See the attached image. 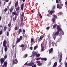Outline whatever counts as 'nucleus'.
<instances>
[{"label":"nucleus","mask_w":67,"mask_h":67,"mask_svg":"<svg viewBox=\"0 0 67 67\" xmlns=\"http://www.w3.org/2000/svg\"><path fill=\"white\" fill-rule=\"evenodd\" d=\"M54 12H55V10H54L53 9L51 10L50 11L49 14H47V16H48V17H51V15H52V13H53V14H54ZM50 14H51V15H50Z\"/></svg>","instance_id":"obj_1"},{"label":"nucleus","mask_w":67,"mask_h":67,"mask_svg":"<svg viewBox=\"0 0 67 67\" xmlns=\"http://www.w3.org/2000/svg\"><path fill=\"white\" fill-rule=\"evenodd\" d=\"M4 60H4V58H1L0 61L1 65V64H2L3 63V62H4Z\"/></svg>","instance_id":"obj_2"},{"label":"nucleus","mask_w":67,"mask_h":67,"mask_svg":"<svg viewBox=\"0 0 67 67\" xmlns=\"http://www.w3.org/2000/svg\"><path fill=\"white\" fill-rule=\"evenodd\" d=\"M12 15H15V16H18V14L16 13V11L13 12Z\"/></svg>","instance_id":"obj_3"},{"label":"nucleus","mask_w":67,"mask_h":67,"mask_svg":"<svg viewBox=\"0 0 67 67\" xmlns=\"http://www.w3.org/2000/svg\"><path fill=\"white\" fill-rule=\"evenodd\" d=\"M18 63V60L17 59H15L13 60V65L14 64H17Z\"/></svg>","instance_id":"obj_4"},{"label":"nucleus","mask_w":67,"mask_h":67,"mask_svg":"<svg viewBox=\"0 0 67 67\" xmlns=\"http://www.w3.org/2000/svg\"><path fill=\"white\" fill-rule=\"evenodd\" d=\"M8 65V63L6 62H4L3 65H2L3 67H6Z\"/></svg>","instance_id":"obj_5"},{"label":"nucleus","mask_w":67,"mask_h":67,"mask_svg":"<svg viewBox=\"0 0 67 67\" xmlns=\"http://www.w3.org/2000/svg\"><path fill=\"white\" fill-rule=\"evenodd\" d=\"M17 16H14L13 17V22H15L16 20V19H17Z\"/></svg>","instance_id":"obj_6"},{"label":"nucleus","mask_w":67,"mask_h":67,"mask_svg":"<svg viewBox=\"0 0 67 67\" xmlns=\"http://www.w3.org/2000/svg\"><path fill=\"white\" fill-rule=\"evenodd\" d=\"M7 41L6 40H4V41L3 42V46H7Z\"/></svg>","instance_id":"obj_7"},{"label":"nucleus","mask_w":67,"mask_h":67,"mask_svg":"<svg viewBox=\"0 0 67 67\" xmlns=\"http://www.w3.org/2000/svg\"><path fill=\"white\" fill-rule=\"evenodd\" d=\"M44 36H43L42 37L41 36H40L39 38L38 39V41L39 42H40V41H41L42 40H43V38H44Z\"/></svg>","instance_id":"obj_8"},{"label":"nucleus","mask_w":67,"mask_h":67,"mask_svg":"<svg viewBox=\"0 0 67 67\" xmlns=\"http://www.w3.org/2000/svg\"><path fill=\"white\" fill-rule=\"evenodd\" d=\"M34 63L33 62H32L27 64V66H32L34 65Z\"/></svg>","instance_id":"obj_9"},{"label":"nucleus","mask_w":67,"mask_h":67,"mask_svg":"<svg viewBox=\"0 0 67 67\" xmlns=\"http://www.w3.org/2000/svg\"><path fill=\"white\" fill-rule=\"evenodd\" d=\"M22 32V29L21 28H20L19 29L18 31V35H19L20 34V33H21Z\"/></svg>","instance_id":"obj_10"},{"label":"nucleus","mask_w":67,"mask_h":67,"mask_svg":"<svg viewBox=\"0 0 67 67\" xmlns=\"http://www.w3.org/2000/svg\"><path fill=\"white\" fill-rule=\"evenodd\" d=\"M59 32H60L59 31L57 30V31L56 32H55V33H54V35H55L56 36H57V35H58V34L59 33Z\"/></svg>","instance_id":"obj_11"},{"label":"nucleus","mask_w":67,"mask_h":67,"mask_svg":"<svg viewBox=\"0 0 67 67\" xmlns=\"http://www.w3.org/2000/svg\"><path fill=\"white\" fill-rule=\"evenodd\" d=\"M53 48H51L49 50V54H50L51 53H53Z\"/></svg>","instance_id":"obj_12"},{"label":"nucleus","mask_w":67,"mask_h":67,"mask_svg":"<svg viewBox=\"0 0 67 67\" xmlns=\"http://www.w3.org/2000/svg\"><path fill=\"white\" fill-rule=\"evenodd\" d=\"M4 48V51H5V52H7L8 51V47H7V46H3Z\"/></svg>","instance_id":"obj_13"},{"label":"nucleus","mask_w":67,"mask_h":67,"mask_svg":"<svg viewBox=\"0 0 67 67\" xmlns=\"http://www.w3.org/2000/svg\"><path fill=\"white\" fill-rule=\"evenodd\" d=\"M61 55H60V58L59 59V63L61 62V61H62V55H63V54H62V53H61Z\"/></svg>","instance_id":"obj_14"},{"label":"nucleus","mask_w":67,"mask_h":67,"mask_svg":"<svg viewBox=\"0 0 67 67\" xmlns=\"http://www.w3.org/2000/svg\"><path fill=\"white\" fill-rule=\"evenodd\" d=\"M57 30H58V31H59V32H60V31H62V29H61V28L59 26H57Z\"/></svg>","instance_id":"obj_15"},{"label":"nucleus","mask_w":67,"mask_h":67,"mask_svg":"<svg viewBox=\"0 0 67 67\" xmlns=\"http://www.w3.org/2000/svg\"><path fill=\"white\" fill-rule=\"evenodd\" d=\"M41 60H44V61H46V60H47V58H41Z\"/></svg>","instance_id":"obj_16"},{"label":"nucleus","mask_w":67,"mask_h":67,"mask_svg":"<svg viewBox=\"0 0 67 67\" xmlns=\"http://www.w3.org/2000/svg\"><path fill=\"white\" fill-rule=\"evenodd\" d=\"M20 21L21 25H23L24 24L23 23V18H21Z\"/></svg>","instance_id":"obj_17"},{"label":"nucleus","mask_w":67,"mask_h":67,"mask_svg":"<svg viewBox=\"0 0 67 67\" xmlns=\"http://www.w3.org/2000/svg\"><path fill=\"white\" fill-rule=\"evenodd\" d=\"M18 4L19 3H18V1H17L15 4V7H16L18 6Z\"/></svg>","instance_id":"obj_18"},{"label":"nucleus","mask_w":67,"mask_h":67,"mask_svg":"<svg viewBox=\"0 0 67 67\" xmlns=\"http://www.w3.org/2000/svg\"><path fill=\"white\" fill-rule=\"evenodd\" d=\"M14 8V7L13 6H12L10 10V13H11V12H12V11H13V9Z\"/></svg>","instance_id":"obj_19"},{"label":"nucleus","mask_w":67,"mask_h":67,"mask_svg":"<svg viewBox=\"0 0 67 67\" xmlns=\"http://www.w3.org/2000/svg\"><path fill=\"white\" fill-rule=\"evenodd\" d=\"M24 6V3H23L21 5V10H23V7Z\"/></svg>","instance_id":"obj_20"},{"label":"nucleus","mask_w":67,"mask_h":67,"mask_svg":"<svg viewBox=\"0 0 67 67\" xmlns=\"http://www.w3.org/2000/svg\"><path fill=\"white\" fill-rule=\"evenodd\" d=\"M42 47V48H41V52H42V51H43V50H44V47H43V46H42V44H41V47Z\"/></svg>","instance_id":"obj_21"},{"label":"nucleus","mask_w":67,"mask_h":67,"mask_svg":"<svg viewBox=\"0 0 67 67\" xmlns=\"http://www.w3.org/2000/svg\"><path fill=\"white\" fill-rule=\"evenodd\" d=\"M20 40H19V39H18V38H17V40L16 41V44H18V43H19V42H20Z\"/></svg>","instance_id":"obj_22"},{"label":"nucleus","mask_w":67,"mask_h":67,"mask_svg":"<svg viewBox=\"0 0 67 67\" xmlns=\"http://www.w3.org/2000/svg\"><path fill=\"white\" fill-rule=\"evenodd\" d=\"M37 65L38 66H41L42 65V63H38L37 64Z\"/></svg>","instance_id":"obj_23"},{"label":"nucleus","mask_w":67,"mask_h":67,"mask_svg":"<svg viewBox=\"0 0 67 67\" xmlns=\"http://www.w3.org/2000/svg\"><path fill=\"white\" fill-rule=\"evenodd\" d=\"M57 66V62H56L53 65V67H56Z\"/></svg>","instance_id":"obj_24"},{"label":"nucleus","mask_w":67,"mask_h":67,"mask_svg":"<svg viewBox=\"0 0 67 67\" xmlns=\"http://www.w3.org/2000/svg\"><path fill=\"white\" fill-rule=\"evenodd\" d=\"M34 42V39L33 38H32L31 40V43H33Z\"/></svg>","instance_id":"obj_25"},{"label":"nucleus","mask_w":67,"mask_h":67,"mask_svg":"<svg viewBox=\"0 0 67 67\" xmlns=\"http://www.w3.org/2000/svg\"><path fill=\"white\" fill-rule=\"evenodd\" d=\"M57 8H58L60 10V5L59 4H58L57 6Z\"/></svg>","instance_id":"obj_26"},{"label":"nucleus","mask_w":67,"mask_h":67,"mask_svg":"<svg viewBox=\"0 0 67 67\" xmlns=\"http://www.w3.org/2000/svg\"><path fill=\"white\" fill-rule=\"evenodd\" d=\"M7 28V27L6 26H5L4 27L3 30L4 31V32H5V31H6Z\"/></svg>","instance_id":"obj_27"},{"label":"nucleus","mask_w":67,"mask_h":67,"mask_svg":"<svg viewBox=\"0 0 67 67\" xmlns=\"http://www.w3.org/2000/svg\"><path fill=\"white\" fill-rule=\"evenodd\" d=\"M38 14L39 15V16L41 18V19H42V15H41V13L39 12Z\"/></svg>","instance_id":"obj_28"},{"label":"nucleus","mask_w":67,"mask_h":67,"mask_svg":"<svg viewBox=\"0 0 67 67\" xmlns=\"http://www.w3.org/2000/svg\"><path fill=\"white\" fill-rule=\"evenodd\" d=\"M20 9V7H17L16 8V11H18Z\"/></svg>","instance_id":"obj_29"},{"label":"nucleus","mask_w":67,"mask_h":67,"mask_svg":"<svg viewBox=\"0 0 67 67\" xmlns=\"http://www.w3.org/2000/svg\"><path fill=\"white\" fill-rule=\"evenodd\" d=\"M38 48V46L36 45L34 47V50H35L36 48Z\"/></svg>","instance_id":"obj_30"},{"label":"nucleus","mask_w":67,"mask_h":67,"mask_svg":"<svg viewBox=\"0 0 67 67\" xmlns=\"http://www.w3.org/2000/svg\"><path fill=\"white\" fill-rule=\"evenodd\" d=\"M8 26L9 28L11 27V23H9L8 24Z\"/></svg>","instance_id":"obj_31"},{"label":"nucleus","mask_w":67,"mask_h":67,"mask_svg":"<svg viewBox=\"0 0 67 67\" xmlns=\"http://www.w3.org/2000/svg\"><path fill=\"white\" fill-rule=\"evenodd\" d=\"M24 13L22 12L21 15V18H23H23L24 17Z\"/></svg>","instance_id":"obj_32"},{"label":"nucleus","mask_w":67,"mask_h":67,"mask_svg":"<svg viewBox=\"0 0 67 67\" xmlns=\"http://www.w3.org/2000/svg\"><path fill=\"white\" fill-rule=\"evenodd\" d=\"M57 25L56 24L54 25L53 26V28H56V26H57Z\"/></svg>","instance_id":"obj_33"},{"label":"nucleus","mask_w":67,"mask_h":67,"mask_svg":"<svg viewBox=\"0 0 67 67\" xmlns=\"http://www.w3.org/2000/svg\"><path fill=\"white\" fill-rule=\"evenodd\" d=\"M56 35H53V37L54 38V40H55V39H56Z\"/></svg>","instance_id":"obj_34"},{"label":"nucleus","mask_w":67,"mask_h":67,"mask_svg":"<svg viewBox=\"0 0 67 67\" xmlns=\"http://www.w3.org/2000/svg\"><path fill=\"white\" fill-rule=\"evenodd\" d=\"M7 55L5 54V56H4V60H5V59H6L7 58Z\"/></svg>","instance_id":"obj_35"},{"label":"nucleus","mask_w":67,"mask_h":67,"mask_svg":"<svg viewBox=\"0 0 67 67\" xmlns=\"http://www.w3.org/2000/svg\"><path fill=\"white\" fill-rule=\"evenodd\" d=\"M37 54V53H36V52H34L33 53V55L34 56H35V55H36Z\"/></svg>","instance_id":"obj_36"},{"label":"nucleus","mask_w":67,"mask_h":67,"mask_svg":"<svg viewBox=\"0 0 67 67\" xmlns=\"http://www.w3.org/2000/svg\"><path fill=\"white\" fill-rule=\"evenodd\" d=\"M52 20L53 22H54L55 21V19L54 18H53L52 19Z\"/></svg>","instance_id":"obj_37"},{"label":"nucleus","mask_w":67,"mask_h":67,"mask_svg":"<svg viewBox=\"0 0 67 67\" xmlns=\"http://www.w3.org/2000/svg\"><path fill=\"white\" fill-rule=\"evenodd\" d=\"M9 35V32L7 31L6 33V35L7 36H8Z\"/></svg>","instance_id":"obj_38"},{"label":"nucleus","mask_w":67,"mask_h":67,"mask_svg":"<svg viewBox=\"0 0 67 67\" xmlns=\"http://www.w3.org/2000/svg\"><path fill=\"white\" fill-rule=\"evenodd\" d=\"M20 47H22V48H23V47H24V44H22L20 46Z\"/></svg>","instance_id":"obj_39"},{"label":"nucleus","mask_w":67,"mask_h":67,"mask_svg":"<svg viewBox=\"0 0 67 67\" xmlns=\"http://www.w3.org/2000/svg\"><path fill=\"white\" fill-rule=\"evenodd\" d=\"M14 29L16 31V30H18V27L17 26H16L14 28Z\"/></svg>","instance_id":"obj_40"},{"label":"nucleus","mask_w":67,"mask_h":67,"mask_svg":"<svg viewBox=\"0 0 67 67\" xmlns=\"http://www.w3.org/2000/svg\"><path fill=\"white\" fill-rule=\"evenodd\" d=\"M41 55V54H37L36 55V56L37 57H39Z\"/></svg>","instance_id":"obj_41"},{"label":"nucleus","mask_w":67,"mask_h":67,"mask_svg":"<svg viewBox=\"0 0 67 67\" xmlns=\"http://www.w3.org/2000/svg\"><path fill=\"white\" fill-rule=\"evenodd\" d=\"M23 38L22 37V36H21L19 38V39L20 40H22Z\"/></svg>","instance_id":"obj_42"},{"label":"nucleus","mask_w":67,"mask_h":67,"mask_svg":"<svg viewBox=\"0 0 67 67\" xmlns=\"http://www.w3.org/2000/svg\"><path fill=\"white\" fill-rule=\"evenodd\" d=\"M64 34L63 32H62V33H60V35H64Z\"/></svg>","instance_id":"obj_43"},{"label":"nucleus","mask_w":67,"mask_h":67,"mask_svg":"<svg viewBox=\"0 0 67 67\" xmlns=\"http://www.w3.org/2000/svg\"><path fill=\"white\" fill-rule=\"evenodd\" d=\"M54 17V18H57V16H56V15H52Z\"/></svg>","instance_id":"obj_44"},{"label":"nucleus","mask_w":67,"mask_h":67,"mask_svg":"<svg viewBox=\"0 0 67 67\" xmlns=\"http://www.w3.org/2000/svg\"><path fill=\"white\" fill-rule=\"evenodd\" d=\"M2 29L0 31V35H1L2 34Z\"/></svg>","instance_id":"obj_45"},{"label":"nucleus","mask_w":67,"mask_h":67,"mask_svg":"<svg viewBox=\"0 0 67 67\" xmlns=\"http://www.w3.org/2000/svg\"><path fill=\"white\" fill-rule=\"evenodd\" d=\"M40 59H41V58H37L36 59V60H40Z\"/></svg>","instance_id":"obj_46"},{"label":"nucleus","mask_w":67,"mask_h":67,"mask_svg":"<svg viewBox=\"0 0 67 67\" xmlns=\"http://www.w3.org/2000/svg\"><path fill=\"white\" fill-rule=\"evenodd\" d=\"M15 47V45H13V44L12 46V48H14Z\"/></svg>","instance_id":"obj_47"},{"label":"nucleus","mask_w":67,"mask_h":67,"mask_svg":"<svg viewBox=\"0 0 67 67\" xmlns=\"http://www.w3.org/2000/svg\"><path fill=\"white\" fill-rule=\"evenodd\" d=\"M36 62L37 63H38V64L39 63H40V61L38 60V61H36Z\"/></svg>","instance_id":"obj_48"},{"label":"nucleus","mask_w":67,"mask_h":67,"mask_svg":"<svg viewBox=\"0 0 67 67\" xmlns=\"http://www.w3.org/2000/svg\"><path fill=\"white\" fill-rule=\"evenodd\" d=\"M27 62H26L24 64V66H25L27 65Z\"/></svg>","instance_id":"obj_49"},{"label":"nucleus","mask_w":67,"mask_h":67,"mask_svg":"<svg viewBox=\"0 0 67 67\" xmlns=\"http://www.w3.org/2000/svg\"><path fill=\"white\" fill-rule=\"evenodd\" d=\"M7 8H5L4 10V11H5V12H7Z\"/></svg>","instance_id":"obj_50"},{"label":"nucleus","mask_w":67,"mask_h":67,"mask_svg":"<svg viewBox=\"0 0 67 67\" xmlns=\"http://www.w3.org/2000/svg\"><path fill=\"white\" fill-rule=\"evenodd\" d=\"M30 49H31V50H32V49H33V47H31L30 48Z\"/></svg>","instance_id":"obj_51"},{"label":"nucleus","mask_w":67,"mask_h":67,"mask_svg":"<svg viewBox=\"0 0 67 67\" xmlns=\"http://www.w3.org/2000/svg\"><path fill=\"white\" fill-rule=\"evenodd\" d=\"M61 0H59V1H60ZM58 2V0H56V3H57Z\"/></svg>","instance_id":"obj_52"},{"label":"nucleus","mask_w":67,"mask_h":67,"mask_svg":"<svg viewBox=\"0 0 67 67\" xmlns=\"http://www.w3.org/2000/svg\"><path fill=\"white\" fill-rule=\"evenodd\" d=\"M32 67H36V64H35Z\"/></svg>","instance_id":"obj_53"},{"label":"nucleus","mask_w":67,"mask_h":67,"mask_svg":"<svg viewBox=\"0 0 67 67\" xmlns=\"http://www.w3.org/2000/svg\"><path fill=\"white\" fill-rule=\"evenodd\" d=\"M11 27L9 29H8V32H9L10 31H11Z\"/></svg>","instance_id":"obj_54"},{"label":"nucleus","mask_w":67,"mask_h":67,"mask_svg":"<svg viewBox=\"0 0 67 67\" xmlns=\"http://www.w3.org/2000/svg\"><path fill=\"white\" fill-rule=\"evenodd\" d=\"M49 28H50L49 27H48L46 28V30H48V29H49Z\"/></svg>","instance_id":"obj_55"},{"label":"nucleus","mask_w":67,"mask_h":67,"mask_svg":"<svg viewBox=\"0 0 67 67\" xmlns=\"http://www.w3.org/2000/svg\"><path fill=\"white\" fill-rule=\"evenodd\" d=\"M55 6H53L52 8L53 9H55Z\"/></svg>","instance_id":"obj_56"},{"label":"nucleus","mask_w":67,"mask_h":67,"mask_svg":"<svg viewBox=\"0 0 67 67\" xmlns=\"http://www.w3.org/2000/svg\"><path fill=\"white\" fill-rule=\"evenodd\" d=\"M65 67H67V63H65Z\"/></svg>","instance_id":"obj_57"},{"label":"nucleus","mask_w":67,"mask_h":67,"mask_svg":"<svg viewBox=\"0 0 67 67\" xmlns=\"http://www.w3.org/2000/svg\"><path fill=\"white\" fill-rule=\"evenodd\" d=\"M13 15H12L11 16H10L11 19H12V17H13Z\"/></svg>","instance_id":"obj_58"},{"label":"nucleus","mask_w":67,"mask_h":67,"mask_svg":"<svg viewBox=\"0 0 67 67\" xmlns=\"http://www.w3.org/2000/svg\"><path fill=\"white\" fill-rule=\"evenodd\" d=\"M23 32H25V30L24 29H23Z\"/></svg>","instance_id":"obj_59"},{"label":"nucleus","mask_w":67,"mask_h":67,"mask_svg":"<svg viewBox=\"0 0 67 67\" xmlns=\"http://www.w3.org/2000/svg\"><path fill=\"white\" fill-rule=\"evenodd\" d=\"M31 12L32 13H34V11H33V10H32L31 11Z\"/></svg>","instance_id":"obj_60"},{"label":"nucleus","mask_w":67,"mask_h":67,"mask_svg":"<svg viewBox=\"0 0 67 67\" xmlns=\"http://www.w3.org/2000/svg\"><path fill=\"white\" fill-rule=\"evenodd\" d=\"M65 4L66 5H67V1L65 3Z\"/></svg>","instance_id":"obj_61"},{"label":"nucleus","mask_w":67,"mask_h":67,"mask_svg":"<svg viewBox=\"0 0 67 67\" xmlns=\"http://www.w3.org/2000/svg\"><path fill=\"white\" fill-rule=\"evenodd\" d=\"M9 1V0H6V2H8Z\"/></svg>","instance_id":"obj_62"},{"label":"nucleus","mask_w":67,"mask_h":67,"mask_svg":"<svg viewBox=\"0 0 67 67\" xmlns=\"http://www.w3.org/2000/svg\"><path fill=\"white\" fill-rule=\"evenodd\" d=\"M2 51H3V47H2Z\"/></svg>","instance_id":"obj_63"},{"label":"nucleus","mask_w":67,"mask_h":67,"mask_svg":"<svg viewBox=\"0 0 67 67\" xmlns=\"http://www.w3.org/2000/svg\"><path fill=\"white\" fill-rule=\"evenodd\" d=\"M25 57H27V54H25Z\"/></svg>","instance_id":"obj_64"}]
</instances>
